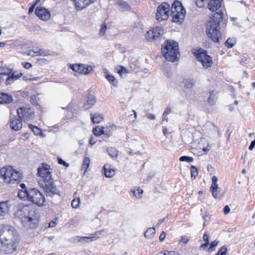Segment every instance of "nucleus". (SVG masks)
Here are the masks:
<instances>
[{
	"label": "nucleus",
	"instance_id": "obj_1",
	"mask_svg": "<svg viewBox=\"0 0 255 255\" xmlns=\"http://www.w3.org/2000/svg\"><path fill=\"white\" fill-rule=\"evenodd\" d=\"M14 216L21 220L23 226L26 229L36 228L38 224L40 215L34 209L27 205H19Z\"/></svg>",
	"mask_w": 255,
	"mask_h": 255
},
{
	"label": "nucleus",
	"instance_id": "obj_2",
	"mask_svg": "<svg viewBox=\"0 0 255 255\" xmlns=\"http://www.w3.org/2000/svg\"><path fill=\"white\" fill-rule=\"evenodd\" d=\"M37 174L42 179L41 187L47 196L52 197L59 194V191L54 184L49 165L43 164L38 168Z\"/></svg>",
	"mask_w": 255,
	"mask_h": 255
},
{
	"label": "nucleus",
	"instance_id": "obj_3",
	"mask_svg": "<svg viewBox=\"0 0 255 255\" xmlns=\"http://www.w3.org/2000/svg\"><path fill=\"white\" fill-rule=\"evenodd\" d=\"M222 21V14L216 12L211 17L206 24V33L209 38L214 42H218L221 38L220 24Z\"/></svg>",
	"mask_w": 255,
	"mask_h": 255
},
{
	"label": "nucleus",
	"instance_id": "obj_4",
	"mask_svg": "<svg viewBox=\"0 0 255 255\" xmlns=\"http://www.w3.org/2000/svg\"><path fill=\"white\" fill-rule=\"evenodd\" d=\"M161 52L164 57L171 62L179 59L180 56L178 44L173 40H166L162 45Z\"/></svg>",
	"mask_w": 255,
	"mask_h": 255
},
{
	"label": "nucleus",
	"instance_id": "obj_5",
	"mask_svg": "<svg viewBox=\"0 0 255 255\" xmlns=\"http://www.w3.org/2000/svg\"><path fill=\"white\" fill-rule=\"evenodd\" d=\"M0 243H19V238L13 227L3 225L0 227Z\"/></svg>",
	"mask_w": 255,
	"mask_h": 255
},
{
	"label": "nucleus",
	"instance_id": "obj_6",
	"mask_svg": "<svg viewBox=\"0 0 255 255\" xmlns=\"http://www.w3.org/2000/svg\"><path fill=\"white\" fill-rule=\"evenodd\" d=\"M0 177L3 178L4 181L8 184H17L21 181L22 174L14 169L11 166L2 167L0 170Z\"/></svg>",
	"mask_w": 255,
	"mask_h": 255
},
{
	"label": "nucleus",
	"instance_id": "obj_7",
	"mask_svg": "<svg viewBox=\"0 0 255 255\" xmlns=\"http://www.w3.org/2000/svg\"><path fill=\"white\" fill-rule=\"evenodd\" d=\"M28 201L39 207H42L45 205V198L39 190L35 188H30L29 189Z\"/></svg>",
	"mask_w": 255,
	"mask_h": 255
},
{
	"label": "nucleus",
	"instance_id": "obj_8",
	"mask_svg": "<svg viewBox=\"0 0 255 255\" xmlns=\"http://www.w3.org/2000/svg\"><path fill=\"white\" fill-rule=\"evenodd\" d=\"M170 5L166 2H163L157 7L156 18L158 21L166 20L169 17Z\"/></svg>",
	"mask_w": 255,
	"mask_h": 255
},
{
	"label": "nucleus",
	"instance_id": "obj_9",
	"mask_svg": "<svg viewBox=\"0 0 255 255\" xmlns=\"http://www.w3.org/2000/svg\"><path fill=\"white\" fill-rule=\"evenodd\" d=\"M195 56L198 61L201 62L205 68L211 67L213 64L212 58L207 55V52L199 50L195 52Z\"/></svg>",
	"mask_w": 255,
	"mask_h": 255
},
{
	"label": "nucleus",
	"instance_id": "obj_10",
	"mask_svg": "<svg viewBox=\"0 0 255 255\" xmlns=\"http://www.w3.org/2000/svg\"><path fill=\"white\" fill-rule=\"evenodd\" d=\"M164 30L161 27H156L146 32L145 35L146 40L152 42L159 39L163 34Z\"/></svg>",
	"mask_w": 255,
	"mask_h": 255
},
{
	"label": "nucleus",
	"instance_id": "obj_11",
	"mask_svg": "<svg viewBox=\"0 0 255 255\" xmlns=\"http://www.w3.org/2000/svg\"><path fill=\"white\" fill-rule=\"evenodd\" d=\"M17 114L19 119L28 121L34 117V111L29 107H22L17 110Z\"/></svg>",
	"mask_w": 255,
	"mask_h": 255
},
{
	"label": "nucleus",
	"instance_id": "obj_12",
	"mask_svg": "<svg viewBox=\"0 0 255 255\" xmlns=\"http://www.w3.org/2000/svg\"><path fill=\"white\" fill-rule=\"evenodd\" d=\"M19 243H0V250L5 255H11L17 250Z\"/></svg>",
	"mask_w": 255,
	"mask_h": 255
},
{
	"label": "nucleus",
	"instance_id": "obj_13",
	"mask_svg": "<svg viewBox=\"0 0 255 255\" xmlns=\"http://www.w3.org/2000/svg\"><path fill=\"white\" fill-rule=\"evenodd\" d=\"M217 181V177L216 176H213L212 178V184L210 190L215 198H220L222 196V194L221 193V188L218 186Z\"/></svg>",
	"mask_w": 255,
	"mask_h": 255
},
{
	"label": "nucleus",
	"instance_id": "obj_14",
	"mask_svg": "<svg viewBox=\"0 0 255 255\" xmlns=\"http://www.w3.org/2000/svg\"><path fill=\"white\" fill-rule=\"evenodd\" d=\"M35 12L40 19L44 21L48 20L51 16L49 10L43 7H36Z\"/></svg>",
	"mask_w": 255,
	"mask_h": 255
},
{
	"label": "nucleus",
	"instance_id": "obj_15",
	"mask_svg": "<svg viewBox=\"0 0 255 255\" xmlns=\"http://www.w3.org/2000/svg\"><path fill=\"white\" fill-rule=\"evenodd\" d=\"M11 206L8 200L0 202V219H3L8 214Z\"/></svg>",
	"mask_w": 255,
	"mask_h": 255
},
{
	"label": "nucleus",
	"instance_id": "obj_16",
	"mask_svg": "<svg viewBox=\"0 0 255 255\" xmlns=\"http://www.w3.org/2000/svg\"><path fill=\"white\" fill-rule=\"evenodd\" d=\"M70 68L74 71L83 74H88L90 70L89 67L84 64H76L70 65Z\"/></svg>",
	"mask_w": 255,
	"mask_h": 255
},
{
	"label": "nucleus",
	"instance_id": "obj_17",
	"mask_svg": "<svg viewBox=\"0 0 255 255\" xmlns=\"http://www.w3.org/2000/svg\"><path fill=\"white\" fill-rule=\"evenodd\" d=\"M204 130L205 133L211 137L216 135L218 132L217 127L211 123L206 124Z\"/></svg>",
	"mask_w": 255,
	"mask_h": 255
},
{
	"label": "nucleus",
	"instance_id": "obj_18",
	"mask_svg": "<svg viewBox=\"0 0 255 255\" xmlns=\"http://www.w3.org/2000/svg\"><path fill=\"white\" fill-rule=\"evenodd\" d=\"M10 127L14 130L17 131L22 127V124L21 120L15 117H11L10 121Z\"/></svg>",
	"mask_w": 255,
	"mask_h": 255
},
{
	"label": "nucleus",
	"instance_id": "obj_19",
	"mask_svg": "<svg viewBox=\"0 0 255 255\" xmlns=\"http://www.w3.org/2000/svg\"><path fill=\"white\" fill-rule=\"evenodd\" d=\"M186 11H178L176 13L171 14L173 22L181 24L184 21Z\"/></svg>",
	"mask_w": 255,
	"mask_h": 255
},
{
	"label": "nucleus",
	"instance_id": "obj_20",
	"mask_svg": "<svg viewBox=\"0 0 255 255\" xmlns=\"http://www.w3.org/2000/svg\"><path fill=\"white\" fill-rule=\"evenodd\" d=\"M171 11V14H173L176 13L178 11H186V10L182 5L181 2L178 0H175L172 5Z\"/></svg>",
	"mask_w": 255,
	"mask_h": 255
},
{
	"label": "nucleus",
	"instance_id": "obj_21",
	"mask_svg": "<svg viewBox=\"0 0 255 255\" xmlns=\"http://www.w3.org/2000/svg\"><path fill=\"white\" fill-rule=\"evenodd\" d=\"M222 5L221 0H212L208 3V8L212 11H216Z\"/></svg>",
	"mask_w": 255,
	"mask_h": 255
},
{
	"label": "nucleus",
	"instance_id": "obj_22",
	"mask_svg": "<svg viewBox=\"0 0 255 255\" xmlns=\"http://www.w3.org/2000/svg\"><path fill=\"white\" fill-rule=\"evenodd\" d=\"M95 97L92 95H89L87 97L86 103L83 106L84 110H88L92 107L96 103Z\"/></svg>",
	"mask_w": 255,
	"mask_h": 255
},
{
	"label": "nucleus",
	"instance_id": "obj_23",
	"mask_svg": "<svg viewBox=\"0 0 255 255\" xmlns=\"http://www.w3.org/2000/svg\"><path fill=\"white\" fill-rule=\"evenodd\" d=\"M12 101L11 95L4 93H0V104L10 103Z\"/></svg>",
	"mask_w": 255,
	"mask_h": 255
},
{
	"label": "nucleus",
	"instance_id": "obj_24",
	"mask_svg": "<svg viewBox=\"0 0 255 255\" xmlns=\"http://www.w3.org/2000/svg\"><path fill=\"white\" fill-rule=\"evenodd\" d=\"M103 169L104 170V174L106 177L111 178L115 176L116 173L115 170L111 168L110 164H105L103 167Z\"/></svg>",
	"mask_w": 255,
	"mask_h": 255
},
{
	"label": "nucleus",
	"instance_id": "obj_25",
	"mask_svg": "<svg viewBox=\"0 0 255 255\" xmlns=\"http://www.w3.org/2000/svg\"><path fill=\"white\" fill-rule=\"evenodd\" d=\"M48 54L49 53L47 51H45L41 49L38 50L37 48L30 50L28 53H27V55L30 56H34L35 55H41L43 56H46L48 55Z\"/></svg>",
	"mask_w": 255,
	"mask_h": 255
},
{
	"label": "nucleus",
	"instance_id": "obj_26",
	"mask_svg": "<svg viewBox=\"0 0 255 255\" xmlns=\"http://www.w3.org/2000/svg\"><path fill=\"white\" fill-rule=\"evenodd\" d=\"M74 2L75 6L77 10H81L88 6L86 0H72Z\"/></svg>",
	"mask_w": 255,
	"mask_h": 255
},
{
	"label": "nucleus",
	"instance_id": "obj_27",
	"mask_svg": "<svg viewBox=\"0 0 255 255\" xmlns=\"http://www.w3.org/2000/svg\"><path fill=\"white\" fill-rule=\"evenodd\" d=\"M117 5L118 8L121 11H129L130 9V6L125 1L122 0H119L117 2Z\"/></svg>",
	"mask_w": 255,
	"mask_h": 255
},
{
	"label": "nucleus",
	"instance_id": "obj_28",
	"mask_svg": "<svg viewBox=\"0 0 255 255\" xmlns=\"http://www.w3.org/2000/svg\"><path fill=\"white\" fill-rule=\"evenodd\" d=\"M97 237H80V236H76L74 237V241H77L78 242H84V243H89V242H93L97 239Z\"/></svg>",
	"mask_w": 255,
	"mask_h": 255
},
{
	"label": "nucleus",
	"instance_id": "obj_29",
	"mask_svg": "<svg viewBox=\"0 0 255 255\" xmlns=\"http://www.w3.org/2000/svg\"><path fill=\"white\" fill-rule=\"evenodd\" d=\"M92 121L94 124H99L104 120L103 116L100 114L96 113L94 115L90 114Z\"/></svg>",
	"mask_w": 255,
	"mask_h": 255
},
{
	"label": "nucleus",
	"instance_id": "obj_30",
	"mask_svg": "<svg viewBox=\"0 0 255 255\" xmlns=\"http://www.w3.org/2000/svg\"><path fill=\"white\" fill-rule=\"evenodd\" d=\"M217 92L215 91H212L210 93V95L208 99V103L211 105H213L215 104L217 99Z\"/></svg>",
	"mask_w": 255,
	"mask_h": 255
},
{
	"label": "nucleus",
	"instance_id": "obj_31",
	"mask_svg": "<svg viewBox=\"0 0 255 255\" xmlns=\"http://www.w3.org/2000/svg\"><path fill=\"white\" fill-rule=\"evenodd\" d=\"M182 84L185 88L191 89L194 85V81L192 79H185L182 82Z\"/></svg>",
	"mask_w": 255,
	"mask_h": 255
},
{
	"label": "nucleus",
	"instance_id": "obj_32",
	"mask_svg": "<svg viewBox=\"0 0 255 255\" xmlns=\"http://www.w3.org/2000/svg\"><path fill=\"white\" fill-rule=\"evenodd\" d=\"M28 194H29V189H24L18 192V196L22 200L28 201Z\"/></svg>",
	"mask_w": 255,
	"mask_h": 255
},
{
	"label": "nucleus",
	"instance_id": "obj_33",
	"mask_svg": "<svg viewBox=\"0 0 255 255\" xmlns=\"http://www.w3.org/2000/svg\"><path fill=\"white\" fill-rule=\"evenodd\" d=\"M155 234V229L154 228H149L146 230L144 233V237L146 239H152Z\"/></svg>",
	"mask_w": 255,
	"mask_h": 255
},
{
	"label": "nucleus",
	"instance_id": "obj_34",
	"mask_svg": "<svg viewBox=\"0 0 255 255\" xmlns=\"http://www.w3.org/2000/svg\"><path fill=\"white\" fill-rule=\"evenodd\" d=\"M93 131L94 134L97 136H100L103 134H105V132H104V128L103 127H97L93 129ZM106 134L107 135V133H106Z\"/></svg>",
	"mask_w": 255,
	"mask_h": 255
},
{
	"label": "nucleus",
	"instance_id": "obj_35",
	"mask_svg": "<svg viewBox=\"0 0 255 255\" xmlns=\"http://www.w3.org/2000/svg\"><path fill=\"white\" fill-rule=\"evenodd\" d=\"M90 163V158L88 157H85L82 165V170L84 171V173L87 172V169L89 167Z\"/></svg>",
	"mask_w": 255,
	"mask_h": 255
},
{
	"label": "nucleus",
	"instance_id": "obj_36",
	"mask_svg": "<svg viewBox=\"0 0 255 255\" xmlns=\"http://www.w3.org/2000/svg\"><path fill=\"white\" fill-rule=\"evenodd\" d=\"M107 152L110 156L112 157H117L118 154V151L116 148L114 147H110L107 149Z\"/></svg>",
	"mask_w": 255,
	"mask_h": 255
},
{
	"label": "nucleus",
	"instance_id": "obj_37",
	"mask_svg": "<svg viewBox=\"0 0 255 255\" xmlns=\"http://www.w3.org/2000/svg\"><path fill=\"white\" fill-rule=\"evenodd\" d=\"M190 171L191 178L195 179L198 174V171L197 168L195 166L192 165L191 166Z\"/></svg>",
	"mask_w": 255,
	"mask_h": 255
},
{
	"label": "nucleus",
	"instance_id": "obj_38",
	"mask_svg": "<svg viewBox=\"0 0 255 255\" xmlns=\"http://www.w3.org/2000/svg\"><path fill=\"white\" fill-rule=\"evenodd\" d=\"M106 79L111 83L114 87H117L118 82H117L115 78L113 75H110L108 76Z\"/></svg>",
	"mask_w": 255,
	"mask_h": 255
},
{
	"label": "nucleus",
	"instance_id": "obj_39",
	"mask_svg": "<svg viewBox=\"0 0 255 255\" xmlns=\"http://www.w3.org/2000/svg\"><path fill=\"white\" fill-rule=\"evenodd\" d=\"M133 196L137 198H141L143 193V190L141 189L138 188L136 190L131 191Z\"/></svg>",
	"mask_w": 255,
	"mask_h": 255
},
{
	"label": "nucleus",
	"instance_id": "obj_40",
	"mask_svg": "<svg viewBox=\"0 0 255 255\" xmlns=\"http://www.w3.org/2000/svg\"><path fill=\"white\" fill-rule=\"evenodd\" d=\"M179 160L180 161L183 162L185 161L187 162H192L194 161V159L193 157L188 156H182L179 158Z\"/></svg>",
	"mask_w": 255,
	"mask_h": 255
},
{
	"label": "nucleus",
	"instance_id": "obj_41",
	"mask_svg": "<svg viewBox=\"0 0 255 255\" xmlns=\"http://www.w3.org/2000/svg\"><path fill=\"white\" fill-rule=\"evenodd\" d=\"M80 203V199L79 198H74L71 202V206L73 208H77Z\"/></svg>",
	"mask_w": 255,
	"mask_h": 255
},
{
	"label": "nucleus",
	"instance_id": "obj_42",
	"mask_svg": "<svg viewBox=\"0 0 255 255\" xmlns=\"http://www.w3.org/2000/svg\"><path fill=\"white\" fill-rule=\"evenodd\" d=\"M171 112V108L170 107H167L165 110L162 116V121H168V119L166 118L167 116Z\"/></svg>",
	"mask_w": 255,
	"mask_h": 255
},
{
	"label": "nucleus",
	"instance_id": "obj_43",
	"mask_svg": "<svg viewBox=\"0 0 255 255\" xmlns=\"http://www.w3.org/2000/svg\"><path fill=\"white\" fill-rule=\"evenodd\" d=\"M227 251V248L226 246H223L218 251L217 253L215 255H226Z\"/></svg>",
	"mask_w": 255,
	"mask_h": 255
},
{
	"label": "nucleus",
	"instance_id": "obj_44",
	"mask_svg": "<svg viewBox=\"0 0 255 255\" xmlns=\"http://www.w3.org/2000/svg\"><path fill=\"white\" fill-rule=\"evenodd\" d=\"M107 30V25L105 23H103L101 25V28L99 32V35L100 36H103L105 34Z\"/></svg>",
	"mask_w": 255,
	"mask_h": 255
},
{
	"label": "nucleus",
	"instance_id": "obj_45",
	"mask_svg": "<svg viewBox=\"0 0 255 255\" xmlns=\"http://www.w3.org/2000/svg\"><path fill=\"white\" fill-rule=\"evenodd\" d=\"M235 43L234 39L228 38L225 42V45L228 48H231L234 45Z\"/></svg>",
	"mask_w": 255,
	"mask_h": 255
},
{
	"label": "nucleus",
	"instance_id": "obj_46",
	"mask_svg": "<svg viewBox=\"0 0 255 255\" xmlns=\"http://www.w3.org/2000/svg\"><path fill=\"white\" fill-rule=\"evenodd\" d=\"M10 72V70L6 67H2L0 68V74L8 75Z\"/></svg>",
	"mask_w": 255,
	"mask_h": 255
},
{
	"label": "nucleus",
	"instance_id": "obj_47",
	"mask_svg": "<svg viewBox=\"0 0 255 255\" xmlns=\"http://www.w3.org/2000/svg\"><path fill=\"white\" fill-rule=\"evenodd\" d=\"M206 2V0H196V4L199 7H203Z\"/></svg>",
	"mask_w": 255,
	"mask_h": 255
},
{
	"label": "nucleus",
	"instance_id": "obj_48",
	"mask_svg": "<svg viewBox=\"0 0 255 255\" xmlns=\"http://www.w3.org/2000/svg\"><path fill=\"white\" fill-rule=\"evenodd\" d=\"M219 242L217 241H214L211 243L210 247L208 249L209 252H212L214 251V248L217 246Z\"/></svg>",
	"mask_w": 255,
	"mask_h": 255
},
{
	"label": "nucleus",
	"instance_id": "obj_49",
	"mask_svg": "<svg viewBox=\"0 0 255 255\" xmlns=\"http://www.w3.org/2000/svg\"><path fill=\"white\" fill-rule=\"evenodd\" d=\"M15 80L14 79V78L9 76L7 78L6 80V85H10L11 83H13Z\"/></svg>",
	"mask_w": 255,
	"mask_h": 255
},
{
	"label": "nucleus",
	"instance_id": "obj_50",
	"mask_svg": "<svg viewBox=\"0 0 255 255\" xmlns=\"http://www.w3.org/2000/svg\"><path fill=\"white\" fill-rule=\"evenodd\" d=\"M32 131L33 132L34 134L35 135H40L42 133V131L41 129L38 128V127H36L33 129Z\"/></svg>",
	"mask_w": 255,
	"mask_h": 255
},
{
	"label": "nucleus",
	"instance_id": "obj_51",
	"mask_svg": "<svg viewBox=\"0 0 255 255\" xmlns=\"http://www.w3.org/2000/svg\"><path fill=\"white\" fill-rule=\"evenodd\" d=\"M11 77L14 78V79L16 80L18 79L19 77L22 76V74L21 73H18L16 72H14L11 75Z\"/></svg>",
	"mask_w": 255,
	"mask_h": 255
},
{
	"label": "nucleus",
	"instance_id": "obj_52",
	"mask_svg": "<svg viewBox=\"0 0 255 255\" xmlns=\"http://www.w3.org/2000/svg\"><path fill=\"white\" fill-rule=\"evenodd\" d=\"M57 219L55 218L54 220L51 221L48 225V227L53 228L57 224Z\"/></svg>",
	"mask_w": 255,
	"mask_h": 255
},
{
	"label": "nucleus",
	"instance_id": "obj_53",
	"mask_svg": "<svg viewBox=\"0 0 255 255\" xmlns=\"http://www.w3.org/2000/svg\"><path fill=\"white\" fill-rule=\"evenodd\" d=\"M22 66L25 68V69H29L32 67V64L30 63L24 62L22 63Z\"/></svg>",
	"mask_w": 255,
	"mask_h": 255
},
{
	"label": "nucleus",
	"instance_id": "obj_54",
	"mask_svg": "<svg viewBox=\"0 0 255 255\" xmlns=\"http://www.w3.org/2000/svg\"><path fill=\"white\" fill-rule=\"evenodd\" d=\"M164 255H179L178 253L174 251L169 252L168 251H164L163 253Z\"/></svg>",
	"mask_w": 255,
	"mask_h": 255
},
{
	"label": "nucleus",
	"instance_id": "obj_55",
	"mask_svg": "<svg viewBox=\"0 0 255 255\" xmlns=\"http://www.w3.org/2000/svg\"><path fill=\"white\" fill-rule=\"evenodd\" d=\"M180 241L181 243H182L184 245H186L188 242L189 240L186 236H183L181 238Z\"/></svg>",
	"mask_w": 255,
	"mask_h": 255
},
{
	"label": "nucleus",
	"instance_id": "obj_56",
	"mask_svg": "<svg viewBox=\"0 0 255 255\" xmlns=\"http://www.w3.org/2000/svg\"><path fill=\"white\" fill-rule=\"evenodd\" d=\"M223 211H224V213L225 215H227L230 212V207L228 205L225 206L224 208Z\"/></svg>",
	"mask_w": 255,
	"mask_h": 255
},
{
	"label": "nucleus",
	"instance_id": "obj_57",
	"mask_svg": "<svg viewBox=\"0 0 255 255\" xmlns=\"http://www.w3.org/2000/svg\"><path fill=\"white\" fill-rule=\"evenodd\" d=\"M119 68L120 69L118 70V73L120 74L127 72V70H126V68L125 67H124L123 66H120L119 67Z\"/></svg>",
	"mask_w": 255,
	"mask_h": 255
},
{
	"label": "nucleus",
	"instance_id": "obj_58",
	"mask_svg": "<svg viewBox=\"0 0 255 255\" xmlns=\"http://www.w3.org/2000/svg\"><path fill=\"white\" fill-rule=\"evenodd\" d=\"M166 237V234L165 232L163 231L160 235L159 239L160 242H162Z\"/></svg>",
	"mask_w": 255,
	"mask_h": 255
},
{
	"label": "nucleus",
	"instance_id": "obj_59",
	"mask_svg": "<svg viewBox=\"0 0 255 255\" xmlns=\"http://www.w3.org/2000/svg\"><path fill=\"white\" fill-rule=\"evenodd\" d=\"M41 0H36L35 3L33 4L29 9V13L32 12L34 10L35 5L39 1H40Z\"/></svg>",
	"mask_w": 255,
	"mask_h": 255
},
{
	"label": "nucleus",
	"instance_id": "obj_60",
	"mask_svg": "<svg viewBox=\"0 0 255 255\" xmlns=\"http://www.w3.org/2000/svg\"><path fill=\"white\" fill-rule=\"evenodd\" d=\"M146 117L150 120H154L155 119V116L153 114L148 113L146 115Z\"/></svg>",
	"mask_w": 255,
	"mask_h": 255
},
{
	"label": "nucleus",
	"instance_id": "obj_61",
	"mask_svg": "<svg viewBox=\"0 0 255 255\" xmlns=\"http://www.w3.org/2000/svg\"><path fill=\"white\" fill-rule=\"evenodd\" d=\"M58 163L61 165H63L66 166H68V164L66 163L65 161H64L63 159L61 158H59L58 160Z\"/></svg>",
	"mask_w": 255,
	"mask_h": 255
},
{
	"label": "nucleus",
	"instance_id": "obj_62",
	"mask_svg": "<svg viewBox=\"0 0 255 255\" xmlns=\"http://www.w3.org/2000/svg\"><path fill=\"white\" fill-rule=\"evenodd\" d=\"M103 70L105 78H107L108 76L111 75L109 72L108 70L106 68H103Z\"/></svg>",
	"mask_w": 255,
	"mask_h": 255
},
{
	"label": "nucleus",
	"instance_id": "obj_63",
	"mask_svg": "<svg viewBox=\"0 0 255 255\" xmlns=\"http://www.w3.org/2000/svg\"><path fill=\"white\" fill-rule=\"evenodd\" d=\"M79 221V219L75 217L73 220H71L70 223L71 224L74 225L75 223H78Z\"/></svg>",
	"mask_w": 255,
	"mask_h": 255
},
{
	"label": "nucleus",
	"instance_id": "obj_64",
	"mask_svg": "<svg viewBox=\"0 0 255 255\" xmlns=\"http://www.w3.org/2000/svg\"><path fill=\"white\" fill-rule=\"evenodd\" d=\"M255 146V140L252 141V142L251 143V144L250 145V146L249 147V149L250 150H252L253 149Z\"/></svg>",
	"mask_w": 255,
	"mask_h": 255
}]
</instances>
